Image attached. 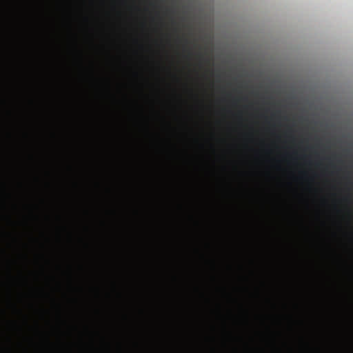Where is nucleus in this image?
I'll return each mask as SVG.
<instances>
[{"mask_svg": "<svg viewBox=\"0 0 353 353\" xmlns=\"http://www.w3.org/2000/svg\"><path fill=\"white\" fill-rule=\"evenodd\" d=\"M199 57L200 59H202V58H203V56H202L201 54H199Z\"/></svg>", "mask_w": 353, "mask_h": 353, "instance_id": "1", "label": "nucleus"}]
</instances>
